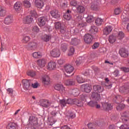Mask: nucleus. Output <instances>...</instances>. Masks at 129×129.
Segmentation results:
<instances>
[{
	"label": "nucleus",
	"mask_w": 129,
	"mask_h": 129,
	"mask_svg": "<svg viewBox=\"0 0 129 129\" xmlns=\"http://www.w3.org/2000/svg\"><path fill=\"white\" fill-rule=\"evenodd\" d=\"M61 49L63 52H65L67 50V44L63 43L61 45Z\"/></svg>",
	"instance_id": "13d9d810"
},
{
	"label": "nucleus",
	"mask_w": 129,
	"mask_h": 129,
	"mask_svg": "<svg viewBox=\"0 0 129 129\" xmlns=\"http://www.w3.org/2000/svg\"><path fill=\"white\" fill-rule=\"evenodd\" d=\"M37 64L39 67L43 68V67H45V65L46 64V60L45 59H39L37 61Z\"/></svg>",
	"instance_id": "a211bd4d"
},
{
	"label": "nucleus",
	"mask_w": 129,
	"mask_h": 129,
	"mask_svg": "<svg viewBox=\"0 0 129 129\" xmlns=\"http://www.w3.org/2000/svg\"><path fill=\"white\" fill-rule=\"evenodd\" d=\"M119 53L121 57L123 58H126L128 57V51L125 49V48H122L120 49L119 51Z\"/></svg>",
	"instance_id": "6e6552de"
},
{
	"label": "nucleus",
	"mask_w": 129,
	"mask_h": 129,
	"mask_svg": "<svg viewBox=\"0 0 129 129\" xmlns=\"http://www.w3.org/2000/svg\"><path fill=\"white\" fill-rule=\"evenodd\" d=\"M60 6L61 9H66L68 7V4L67 2H62L60 3Z\"/></svg>",
	"instance_id": "4d7b16f0"
},
{
	"label": "nucleus",
	"mask_w": 129,
	"mask_h": 129,
	"mask_svg": "<svg viewBox=\"0 0 129 129\" xmlns=\"http://www.w3.org/2000/svg\"><path fill=\"white\" fill-rule=\"evenodd\" d=\"M90 33L92 35H95L98 32V28L96 26H91V29L89 30Z\"/></svg>",
	"instance_id": "4be33fe9"
},
{
	"label": "nucleus",
	"mask_w": 129,
	"mask_h": 129,
	"mask_svg": "<svg viewBox=\"0 0 129 129\" xmlns=\"http://www.w3.org/2000/svg\"><path fill=\"white\" fill-rule=\"evenodd\" d=\"M66 116L68 118H74L76 115L73 112L69 111L66 114Z\"/></svg>",
	"instance_id": "473e14b6"
},
{
	"label": "nucleus",
	"mask_w": 129,
	"mask_h": 129,
	"mask_svg": "<svg viewBox=\"0 0 129 129\" xmlns=\"http://www.w3.org/2000/svg\"><path fill=\"white\" fill-rule=\"evenodd\" d=\"M48 22V18L46 16L41 17L38 18V26L39 27H44L46 23Z\"/></svg>",
	"instance_id": "20e7f679"
},
{
	"label": "nucleus",
	"mask_w": 129,
	"mask_h": 129,
	"mask_svg": "<svg viewBox=\"0 0 129 129\" xmlns=\"http://www.w3.org/2000/svg\"><path fill=\"white\" fill-rule=\"evenodd\" d=\"M67 104H75L77 106L81 107L83 106V102L81 101V100H79L78 99H74L73 100L71 99H68L66 101Z\"/></svg>",
	"instance_id": "f257e3e1"
},
{
	"label": "nucleus",
	"mask_w": 129,
	"mask_h": 129,
	"mask_svg": "<svg viewBox=\"0 0 129 129\" xmlns=\"http://www.w3.org/2000/svg\"><path fill=\"white\" fill-rule=\"evenodd\" d=\"M50 55L54 58H57L60 56L61 53L60 52V50L58 48H54L50 51Z\"/></svg>",
	"instance_id": "39448f33"
},
{
	"label": "nucleus",
	"mask_w": 129,
	"mask_h": 129,
	"mask_svg": "<svg viewBox=\"0 0 129 129\" xmlns=\"http://www.w3.org/2000/svg\"><path fill=\"white\" fill-rule=\"evenodd\" d=\"M119 90L121 93L127 94V93H129V84H125L124 86L120 87Z\"/></svg>",
	"instance_id": "0eeeda50"
},
{
	"label": "nucleus",
	"mask_w": 129,
	"mask_h": 129,
	"mask_svg": "<svg viewBox=\"0 0 129 129\" xmlns=\"http://www.w3.org/2000/svg\"><path fill=\"white\" fill-rule=\"evenodd\" d=\"M40 105L43 106V107H49L51 105V103L49 102V101L47 100H41L40 101Z\"/></svg>",
	"instance_id": "4468645a"
},
{
	"label": "nucleus",
	"mask_w": 129,
	"mask_h": 129,
	"mask_svg": "<svg viewBox=\"0 0 129 129\" xmlns=\"http://www.w3.org/2000/svg\"><path fill=\"white\" fill-rule=\"evenodd\" d=\"M4 23L6 25H10L13 23V17L8 16L5 18Z\"/></svg>",
	"instance_id": "412c9836"
},
{
	"label": "nucleus",
	"mask_w": 129,
	"mask_h": 129,
	"mask_svg": "<svg viewBox=\"0 0 129 129\" xmlns=\"http://www.w3.org/2000/svg\"><path fill=\"white\" fill-rule=\"evenodd\" d=\"M121 119L123 122H126L129 120V111H125L121 115Z\"/></svg>",
	"instance_id": "ddd939ff"
},
{
	"label": "nucleus",
	"mask_w": 129,
	"mask_h": 129,
	"mask_svg": "<svg viewBox=\"0 0 129 129\" xmlns=\"http://www.w3.org/2000/svg\"><path fill=\"white\" fill-rule=\"evenodd\" d=\"M121 12L120 11V8H117L114 10L115 15H119Z\"/></svg>",
	"instance_id": "338daca9"
},
{
	"label": "nucleus",
	"mask_w": 129,
	"mask_h": 129,
	"mask_svg": "<svg viewBox=\"0 0 129 129\" xmlns=\"http://www.w3.org/2000/svg\"><path fill=\"white\" fill-rule=\"evenodd\" d=\"M8 127L9 129H17V123L15 122L10 123L8 124Z\"/></svg>",
	"instance_id": "4c0bfd02"
},
{
	"label": "nucleus",
	"mask_w": 129,
	"mask_h": 129,
	"mask_svg": "<svg viewBox=\"0 0 129 129\" xmlns=\"http://www.w3.org/2000/svg\"><path fill=\"white\" fill-rule=\"evenodd\" d=\"M117 37L118 40H120V41H121V40H122V39H123V37H124V33H123V32L121 31L119 32L118 33V35Z\"/></svg>",
	"instance_id": "c03bdc74"
},
{
	"label": "nucleus",
	"mask_w": 129,
	"mask_h": 129,
	"mask_svg": "<svg viewBox=\"0 0 129 129\" xmlns=\"http://www.w3.org/2000/svg\"><path fill=\"white\" fill-rule=\"evenodd\" d=\"M39 27L38 26H34L32 28V31L33 33H39Z\"/></svg>",
	"instance_id": "680f3d73"
},
{
	"label": "nucleus",
	"mask_w": 129,
	"mask_h": 129,
	"mask_svg": "<svg viewBox=\"0 0 129 129\" xmlns=\"http://www.w3.org/2000/svg\"><path fill=\"white\" fill-rule=\"evenodd\" d=\"M77 81L78 83H84V82H85V79H83L82 77L80 76H77Z\"/></svg>",
	"instance_id": "ea45409f"
},
{
	"label": "nucleus",
	"mask_w": 129,
	"mask_h": 129,
	"mask_svg": "<svg viewBox=\"0 0 129 129\" xmlns=\"http://www.w3.org/2000/svg\"><path fill=\"white\" fill-rule=\"evenodd\" d=\"M99 47V42H95L92 46V48L94 50L97 49Z\"/></svg>",
	"instance_id": "bf43d9fd"
},
{
	"label": "nucleus",
	"mask_w": 129,
	"mask_h": 129,
	"mask_svg": "<svg viewBox=\"0 0 129 129\" xmlns=\"http://www.w3.org/2000/svg\"><path fill=\"white\" fill-rule=\"evenodd\" d=\"M59 32L61 34V36H65V34L66 33V27H65V26L63 25L60 27L59 29Z\"/></svg>",
	"instance_id": "f704fd0d"
},
{
	"label": "nucleus",
	"mask_w": 129,
	"mask_h": 129,
	"mask_svg": "<svg viewBox=\"0 0 129 129\" xmlns=\"http://www.w3.org/2000/svg\"><path fill=\"white\" fill-rule=\"evenodd\" d=\"M91 97L93 100H94L95 101H100L101 99L100 94L95 92H93L92 93Z\"/></svg>",
	"instance_id": "1a4fd4ad"
},
{
	"label": "nucleus",
	"mask_w": 129,
	"mask_h": 129,
	"mask_svg": "<svg viewBox=\"0 0 129 129\" xmlns=\"http://www.w3.org/2000/svg\"><path fill=\"white\" fill-rule=\"evenodd\" d=\"M42 82L44 84L48 85L50 83V78L48 76H44L42 79Z\"/></svg>",
	"instance_id": "2f4dec72"
},
{
	"label": "nucleus",
	"mask_w": 129,
	"mask_h": 129,
	"mask_svg": "<svg viewBox=\"0 0 129 129\" xmlns=\"http://www.w3.org/2000/svg\"><path fill=\"white\" fill-rule=\"evenodd\" d=\"M54 88L55 90H57V91H63L64 90V87H63V85L60 84L55 85L54 86Z\"/></svg>",
	"instance_id": "c756f323"
},
{
	"label": "nucleus",
	"mask_w": 129,
	"mask_h": 129,
	"mask_svg": "<svg viewBox=\"0 0 129 129\" xmlns=\"http://www.w3.org/2000/svg\"><path fill=\"white\" fill-rule=\"evenodd\" d=\"M120 129H129V126L127 124H122L119 127Z\"/></svg>",
	"instance_id": "774afa93"
},
{
	"label": "nucleus",
	"mask_w": 129,
	"mask_h": 129,
	"mask_svg": "<svg viewBox=\"0 0 129 129\" xmlns=\"http://www.w3.org/2000/svg\"><path fill=\"white\" fill-rule=\"evenodd\" d=\"M23 4L25 8H31V3L29 1L25 0L23 1Z\"/></svg>",
	"instance_id": "8fccbe9b"
},
{
	"label": "nucleus",
	"mask_w": 129,
	"mask_h": 129,
	"mask_svg": "<svg viewBox=\"0 0 129 129\" xmlns=\"http://www.w3.org/2000/svg\"><path fill=\"white\" fill-rule=\"evenodd\" d=\"M31 39V38L29 37V36H25L23 37L22 39V42L24 43V44H27V43L30 41Z\"/></svg>",
	"instance_id": "a18cd8bd"
},
{
	"label": "nucleus",
	"mask_w": 129,
	"mask_h": 129,
	"mask_svg": "<svg viewBox=\"0 0 129 129\" xmlns=\"http://www.w3.org/2000/svg\"><path fill=\"white\" fill-rule=\"evenodd\" d=\"M42 56V53H41V52H34L33 53V56L34 57V58H40V57H41Z\"/></svg>",
	"instance_id": "864d4df0"
},
{
	"label": "nucleus",
	"mask_w": 129,
	"mask_h": 129,
	"mask_svg": "<svg viewBox=\"0 0 129 129\" xmlns=\"http://www.w3.org/2000/svg\"><path fill=\"white\" fill-rule=\"evenodd\" d=\"M42 39L43 41H44V42H49V40L51 39V36L45 34L42 36Z\"/></svg>",
	"instance_id": "a19ab883"
},
{
	"label": "nucleus",
	"mask_w": 129,
	"mask_h": 129,
	"mask_svg": "<svg viewBox=\"0 0 129 129\" xmlns=\"http://www.w3.org/2000/svg\"><path fill=\"white\" fill-rule=\"evenodd\" d=\"M82 87L84 88L85 92H86V93H89V92L91 91V89H92L91 86L89 85L88 84H85L83 85Z\"/></svg>",
	"instance_id": "f3484780"
},
{
	"label": "nucleus",
	"mask_w": 129,
	"mask_h": 129,
	"mask_svg": "<svg viewBox=\"0 0 129 129\" xmlns=\"http://www.w3.org/2000/svg\"><path fill=\"white\" fill-rule=\"evenodd\" d=\"M108 41L110 44H113L116 41V37L113 35H111L109 36Z\"/></svg>",
	"instance_id": "c85d7f7f"
},
{
	"label": "nucleus",
	"mask_w": 129,
	"mask_h": 129,
	"mask_svg": "<svg viewBox=\"0 0 129 129\" xmlns=\"http://www.w3.org/2000/svg\"><path fill=\"white\" fill-rule=\"evenodd\" d=\"M112 31V27L111 26H108L106 27L103 31L104 35L107 36V35H109L110 33H111Z\"/></svg>",
	"instance_id": "dca6fc26"
},
{
	"label": "nucleus",
	"mask_w": 129,
	"mask_h": 129,
	"mask_svg": "<svg viewBox=\"0 0 129 129\" xmlns=\"http://www.w3.org/2000/svg\"><path fill=\"white\" fill-rule=\"evenodd\" d=\"M88 105L91 107H94V106H96V105H97V101H91L88 103Z\"/></svg>",
	"instance_id": "79ce46f5"
},
{
	"label": "nucleus",
	"mask_w": 129,
	"mask_h": 129,
	"mask_svg": "<svg viewBox=\"0 0 129 129\" xmlns=\"http://www.w3.org/2000/svg\"><path fill=\"white\" fill-rule=\"evenodd\" d=\"M66 85L68 86H71L72 85H75V81L74 80H68L64 81Z\"/></svg>",
	"instance_id": "b1692460"
},
{
	"label": "nucleus",
	"mask_w": 129,
	"mask_h": 129,
	"mask_svg": "<svg viewBox=\"0 0 129 129\" xmlns=\"http://www.w3.org/2000/svg\"><path fill=\"white\" fill-rule=\"evenodd\" d=\"M38 44L36 42H35V41H32L31 42H30L28 45L26 46L27 49L28 50H33V49H35L37 47V45Z\"/></svg>",
	"instance_id": "9d476101"
},
{
	"label": "nucleus",
	"mask_w": 129,
	"mask_h": 129,
	"mask_svg": "<svg viewBox=\"0 0 129 129\" xmlns=\"http://www.w3.org/2000/svg\"><path fill=\"white\" fill-rule=\"evenodd\" d=\"M63 25H61V23L56 22L55 23V29H60L61 27H62Z\"/></svg>",
	"instance_id": "e2e57ef3"
},
{
	"label": "nucleus",
	"mask_w": 129,
	"mask_h": 129,
	"mask_svg": "<svg viewBox=\"0 0 129 129\" xmlns=\"http://www.w3.org/2000/svg\"><path fill=\"white\" fill-rule=\"evenodd\" d=\"M27 75H28V76H30L31 77H34L36 76V72L33 71H29L27 73Z\"/></svg>",
	"instance_id": "6e6d98bb"
},
{
	"label": "nucleus",
	"mask_w": 129,
	"mask_h": 129,
	"mask_svg": "<svg viewBox=\"0 0 129 129\" xmlns=\"http://www.w3.org/2000/svg\"><path fill=\"white\" fill-rule=\"evenodd\" d=\"M96 123L97 125H98V126H100V127H101V126H104V125H105V120L104 119H101Z\"/></svg>",
	"instance_id": "a878e982"
},
{
	"label": "nucleus",
	"mask_w": 129,
	"mask_h": 129,
	"mask_svg": "<svg viewBox=\"0 0 129 129\" xmlns=\"http://www.w3.org/2000/svg\"><path fill=\"white\" fill-rule=\"evenodd\" d=\"M6 10L0 6V17H4V16H6Z\"/></svg>",
	"instance_id": "de8ad7c7"
},
{
	"label": "nucleus",
	"mask_w": 129,
	"mask_h": 129,
	"mask_svg": "<svg viewBox=\"0 0 129 129\" xmlns=\"http://www.w3.org/2000/svg\"><path fill=\"white\" fill-rule=\"evenodd\" d=\"M70 94L74 95V96H77L79 93H78V90L77 89H73L71 90L70 91Z\"/></svg>",
	"instance_id": "37998d69"
},
{
	"label": "nucleus",
	"mask_w": 129,
	"mask_h": 129,
	"mask_svg": "<svg viewBox=\"0 0 129 129\" xmlns=\"http://www.w3.org/2000/svg\"><path fill=\"white\" fill-rule=\"evenodd\" d=\"M50 15H51L53 18L54 19H60V14H59V11L58 10L53 9L50 11Z\"/></svg>",
	"instance_id": "f8f14e48"
},
{
	"label": "nucleus",
	"mask_w": 129,
	"mask_h": 129,
	"mask_svg": "<svg viewBox=\"0 0 129 129\" xmlns=\"http://www.w3.org/2000/svg\"><path fill=\"white\" fill-rule=\"evenodd\" d=\"M59 103L61 104V106H66L67 103L65 99L60 100Z\"/></svg>",
	"instance_id": "0e129e2a"
},
{
	"label": "nucleus",
	"mask_w": 129,
	"mask_h": 129,
	"mask_svg": "<svg viewBox=\"0 0 129 129\" xmlns=\"http://www.w3.org/2000/svg\"><path fill=\"white\" fill-rule=\"evenodd\" d=\"M113 101H114V102H115L116 103H120V102H121V96H115V97L113 98Z\"/></svg>",
	"instance_id": "c9c22d12"
},
{
	"label": "nucleus",
	"mask_w": 129,
	"mask_h": 129,
	"mask_svg": "<svg viewBox=\"0 0 129 129\" xmlns=\"http://www.w3.org/2000/svg\"><path fill=\"white\" fill-rule=\"evenodd\" d=\"M33 18L31 15H28L23 19V21L25 24H31L33 23Z\"/></svg>",
	"instance_id": "2eb2a0df"
},
{
	"label": "nucleus",
	"mask_w": 129,
	"mask_h": 129,
	"mask_svg": "<svg viewBox=\"0 0 129 129\" xmlns=\"http://www.w3.org/2000/svg\"><path fill=\"white\" fill-rule=\"evenodd\" d=\"M97 126V124L90 123L88 124V127L89 129H94Z\"/></svg>",
	"instance_id": "5fc2aeb1"
},
{
	"label": "nucleus",
	"mask_w": 129,
	"mask_h": 129,
	"mask_svg": "<svg viewBox=\"0 0 129 129\" xmlns=\"http://www.w3.org/2000/svg\"><path fill=\"white\" fill-rule=\"evenodd\" d=\"M64 70L68 74H71L74 71V67L71 64H67L64 66Z\"/></svg>",
	"instance_id": "423d86ee"
},
{
	"label": "nucleus",
	"mask_w": 129,
	"mask_h": 129,
	"mask_svg": "<svg viewBox=\"0 0 129 129\" xmlns=\"http://www.w3.org/2000/svg\"><path fill=\"white\" fill-rule=\"evenodd\" d=\"M81 99L83 101H87V99H89V97L84 95H82L81 96Z\"/></svg>",
	"instance_id": "052dcab7"
},
{
	"label": "nucleus",
	"mask_w": 129,
	"mask_h": 129,
	"mask_svg": "<svg viewBox=\"0 0 129 129\" xmlns=\"http://www.w3.org/2000/svg\"><path fill=\"white\" fill-rule=\"evenodd\" d=\"M58 110H59V108L55 107V109H53V110L50 112V114L52 115V116H56V115L58 114Z\"/></svg>",
	"instance_id": "e433bc0d"
},
{
	"label": "nucleus",
	"mask_w": 129,
	"mask_h": 129,
	"mask_svg": "<svg viewBox=\"0 0 129 129\" xmlns=\"http://www.w3.org/2000/svg\"><path fill=\"white\" fill-rule=\"evenodd\" d=\"M94 20H95V19L92 16H88L86 19L87 23H92Z\"/></svg>",
	"instance_id": "49530a36"
},
{
	"label": "nucleus",
	"mask_w": 129,
	"mask_h": 129,
	"mask_svg": "<svg viewBox=\"0 0 129 129\" xmlns=\"http://www.w3.org/2000/svg\"><path fill=\"white\" fill-rule=\"evenodd\" d=\"M32 80H23L22 83L23 84V88L25 90H30L32 88L31 85Z\"/></svg>",
	"instance_id": "7ed1b4c3"
},
{
	"label": "nucleus",
	"mask_w": 129,
	"mask_h": 129,
	"mask_svg": "<svg viewBox=\"0 0 129 129\" xmlns=\"http://www.w3.org/2000/svg\"><path fill=\"white\" fill-rule=\"evenodd\" d=\"M77 11L78 13H79L80 14H82V13L85 11V8H84V7L82 6H79L77 8Z\"/></svg>",
	"instance_id": "72a5a7b5"
},
{
	"label": "nucleus",
	"mask_w": 129,
	"mask_h": 129,
	"mask_svg": "<svg viewBox=\"0 0 129 129\" xmlns=\"http://www.w3.org/2000/svg\"><path fill=\"white\" fill-rule=\"evenodd\" d=\"M79 42H80V40L79 39L74 38H72L71 44L74 45V46H77L79 44Z\"/></svg>",
	"instance_id": "7c9ffc66"
},
{
	"label": "nucleus",
	"mask_w": 129,
	"mask_h": 129,
	"mask_svg": "<svg viewBox=\"0 0 129 129\" xmlns=\"http://www.w3.org/2000/svg\"><path fill=\"white\" fill-rule=\"evenodd\" d=\"M74 52H75V50L74 49V47H70V49L69 50V56H72L73 54H74Z\"/></svg>",
	"instance_id": "3c124183"
},
{
	"label": "nucleus",
	"mask_w": 129,
	"mask_h": 129,
	"mask_svg": "<svg viewBox=\"0 0 129 129\" xmlns=\"http://www.w3.org/2000/svg\"><path fill=\"white\" fill-rule=\"evenodd\" d=\"M84 40L86 44H92V43H93V35L89 33L85 34L84 36Z\"/></svg>",
	"instance_id": "f03ea898"
},
{
	"label": "nucleus",
	"mask_w": 129,
	"mask_h": 129,
	"mask_svg": "<svg viewBox=\"0 0 129 129\" xmlns=\"http://www.w3.org/2000/svg\"><path fill=\"white\" fill-rule=\"evenodd\" d=\"M29 121L30 124H33L34 125V124H36L37 122V118L35 117V116L30 117L29 118Z\"/></svg>",
	"instance_id": "cd10ccee"
},
{
	"label": "nucleus",
	"mask_w": 129,
	"mask_h": 129,
	"mask_svg": "<svg viewBox=\"0 0 129 129\" xmlns=\"http://www.w3.org/2000/svg\"><path fill=\"white\" fill-rule=\"evenodd\" d=\"M30 14L31 15L30 16L32 17V18L33 17H36V16H37V12H36V11L35 10L30 11Z\"/></svg>",
	"instance_id": "69168bd1"
},
{
	"label": "nucleus",
	"mask_w": 129,
	"mask_h": 129,
	"mask_svg": "<svg viewBox=\"0 0 129 129\" xmlns=\"http://www.w3.org/2000/svg\"><path fill=\"white\" fill-rule=\"evenodd\" d=\"M105 80L106 82L105 83V86L108 87V88H111L112 85L111 83L109 84V80L108 79V78H106V79H105Z\"/></svg>",
	"instance_id": "603ef678"
},
{
	"label": "nucleus",
	"mask_w": 129,
	"mask_h": 129,
	"mask_svg": "<svg viewBox=\"0 0 129 129\" xmlns=\"http://www.w3.org/2000/svg\"><path fill=\"white\" fill-rule=\"evenodd\" d=\"M14 9L16 12H20L22 10V3L17 2L14 5Z\"/></svg>",
	"instance_id": "6ab92c4d"
},
{
	"label": "nucleus",
	"mask_w": 129,
	"mask_h": 129,
	"mask_svg": "<svg viewBox=\"0 0 129 129\" xmlns=\"http://www.w3.org/2000/svg\"><path fill=\"white\" fill-rule=\"evenodd\" d=\"M103 22V19L100 18H98L95 20V24L96 26H101Z\"/></svg>",
	"instance_id": "58836bf2"
},
{
	"label": "nucleus",
	"mask_w": 129,
	"mask_h": 129,
	"mask_svg": "<svg viewBox=\"0 0 129 129\" xmlns=\"http://www.w3.org/2000/svg\"><path fill=\"white\" fill-rule=\"evenodd\" d=\"M63 18L65 20L69 21L72 19V11L68 9L66 13L63 15Z\"/></svg>",
	"instance_id": "9b49d317"
},
{
	"label": "nucleus",
	"mask_w": 129,
	"mask_h": 129,
	"mask_svg": "<svg viewBox=\"0 0 129 129\" xmlns=\"http://www.w3.org/2000/svg\"><path fill=\"white\" fill-rule=\"evenodd\" d=\"M124 107H125V105L124 104H121L116 106V109L118 111H120V110H122Z\"/></svg>",
	"instance_id": "09e8293b"
},
{
	"label": "nucleus",
	"mask_w": 129,
	"mask_h": 129,
	"mask_svg": "<svg viewBox=\"0 0 129 129\" xmlns=\"http://www.w3.org/2000/svg\"><path fill=\"white\" fill-rule=\"evenodd\" d=\"M48 68L49 70H54L56 68V63L55 62H50L48 64Z\"/></svg>",
	"instance_id": "393cba45"
},
{
	"label": "nucleus",
	"mask_w": 129,
	"mask_h": 129,
	"mask_svg": "<svg viewBox=\"0 0 129 129\" xmlns=\"http://www.w3.org/2000/svg\"><path fill=\"white\" fill-rule=\"evenodd\" d=\"M93 89L94 91H97V92H99V93L103 91V88H102L101 86L99 85L94 86L93 87Z\"/></svg>",
	"instance_id": "aec40b11"
},
{
	"label": "nucleus",
	"mask_w": 129,
	"mask_h": 129,
	"mask_svg": "<svg viewBox=\"0 0 129 129\" xmlns=\"http://www.w3.org/2000/svg\"><path fill=\"white\" fill-rule=\"evenodd\" d=\"M91 8L93 11H97L98 10V2L95 0L94 3L91 5Z\"/></svg>",
	"instance_id": "5701e85b"
},
{
	"label": "nucleus",
	"mask_w": 129,
	"mask_h": 129,
	"mask_svg": "<svg viewBox=\"0 0 129 129\" xmlns=\"http://www.w3.org/2000/svg\"><path fill=\"white\" fill-rule=\"evenodd\" d=\"M35 5L39 9H42L44 6V3L41 0H36Z\"/></svg>",
	"instance_id": "bb28decb"
}]
</instances>
